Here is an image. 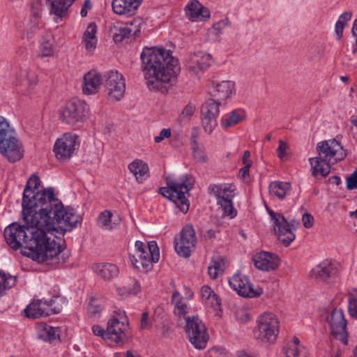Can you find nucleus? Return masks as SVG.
<instances>
[{
  "mask_svg": "<svg viewBox=\"0 0 357 357\" xmlns=\"http://www.w3.org/2000/svg\"><path fill=\"white\" fill-rule=\"evenodd\" d=\"M22 218L25 225L13 222L4 229L3 235L7 244L13 250L22 246L31 252L33 260L50 265L60 262L61 252V238L54 232L62 234L76 227L69 222L66 223L53 219L48 213H28L22 209Z\"/></svg>",
  "mask_w": 357,
  "mask_h": 357,
  "instance_id": "nucleus-1",
  "label": "nucleus"
},
{
  "mask_svg": "<svg viewBox=\"0 0 357 357\" xmlns=\"http://www.w3.org/2000/svg\"><path fill=\"white\" fill-rule=\"evenodd\" d=\"M40 178L33 174L26 182L22 198V209L33 213H48L56 220H64L66 223L76 226L81 218L73 208L64 207L61 202L54 195L52 188L38 190L40 185Z\"/></svg>",
  "mask_w": 357,
  "mask_h": 357,
  "instance_id": "nucleus-2",
  "label": "nucleus"
},
{
  "mask_svg": "<svg viewBox=\"0 0 357 357\" xmlns=\"http://www.w3.org/2000/svg\"><path fill=\"white\" fill-rule=\"evenodd\" d=\"M146 84L150 90H160L163 84L180 73L178 60L164 49L144 48L141 54Z\"/></svg>",
  "mask_w": 357,
  "mask_h": 357,
  "instance_id": "nucleus-3",
  "label": "nucleus"
},
{
  "mask_svg": "<svg viewBox=\"0 0 357 357\" xmlns=\"http://www.w3.org/2000/svg\"><path fill=\"white\" fill-rule=\"evenodd\" d=\"M165 187L159 188V192L164 197L173 202L183 213H187L189 209V202L185 194L192 189L195 178L190 174H184L176 179L171 176L165 178Z\"/></svg>",
  "mask_w": 357,
  "mask_h": 357,
  "instance_id": "nucleus-4",
  "label": "nucleus"
},
{
  "mask_svg": "<svg viewBox=\"0 0 357 357\" xmlns=\"http://www.w3.org/2000/svg\"><path fill=\"white\" fill-rule=\"evenodd\" d=\"M0 153L11 162L20 160L24 155L23 146L16 137L15 130L6 119L1 116Z\"/></svg>",
  "mask_w": 357,
  "mask_h": 357,
  "instance_id": "nucleus-5",
  "label": "nucleus"
},
{
  "mask_svg": "<svg viewBox=\"0 0 357 357\" xmlns=\"http://www.w3.org/2000/svg\"><path fill=\"white\" fill-rule=\"evenodd\" d=\"M129 259L132 266L142 271L151 269L153 263H156L160 259V252L155 241L148 243L147 247L140 241L135 244V250L129 253Z\"/></svg>",
  "mask_w": 357,
  "mask_h": 357,
  "instance_id": "nucleus-6",
  "label": "nucleus"
},
{
  "mask_svg": "<svg viewBox=\"0 0 357 357\" xmlns=\"http://www.w3.org/2000/svg\"><path fill=\"white\" fill-rule=\"evenodd\" d=\"M89 111V107L84 100L73 98L60 109L59 119L66 124L79 128L86 121Z\"/></svg>",
  "mask_w": 357,
  "mask_h": 357,
  "instance_id": "nucleus-7",
  "label": "nucleus"
},
{
  "mask_svg": "<svg viewBox=\"0 0 357 357\" xmlns=\"http://www.w3.org/2000/svg\"><path fill=\"white\" fill-rule=\"evenodd\" d=\"M279 331L280 321L277 316L271 312H264L257 317L254 335L262 342H273Z\"/></svg>",
  "mask_w": 357,
  "mask_h": 357,
  "instance_id": "nucleus-8",
  "label": "nucleus"
},
{
  "mask_svg": "<svg viewBox=\"0 0 357 357\" xmlns=\"http://www.w3.org/2000/svg\"><path fill=\"white\" fill-rule=\"evenodd\" d=\"M64 298L56 295L49 301L36 300L26 306L24 310L27 317L38 319L42 317H48L52 314L59 313L63 307Z\"/></svg>",
  "mask_w": 357,
  "mask_h": 357,
  "instance_id": "nucleus-9",
  "label": "nucleus"
},
{
  "mask_svg": "<svg viewBox=\"0 0 357 357\" xmlns=\"http://www.w3.org/2000/svg\"><path fill=\"white\" fill-rule=\"evenodd\" d=\"M185 331L190 342L197 349L206 348L209 340L204 322L197 316L186 319Z\"/></svg>",
  "mask_w": 357,
  "mask_h": 357,
  "instance_id": "nucleus-10",
  "label": "nucleus"
},
{
  "mask_svg": "<svg viewBox=\"0 0 357 357\" xmlns=\"http://www.w3.org/2000/svg\"><path fill=\"white\" fill-rule=\"evenodd\" d=\"M128 327L129 321L125 311L114 310L107 325L109 340L116 344L122 343Z\"/></svg>",
  "mask_w": 357,
  "mask_h": 357,
  "instance_id": "nucleus-11",
  "label": "nucleus"
},
{
  "mask_svg": "<svg viewBox=\"0 0 357 357\" xmlns=\"http://www.w3.org/2000/svg\"><path fill=\"white\" fill-rule=\"evenodd\" d=\"M317 152L319 159L328 161L332 164L344 160L347 156V151L341 144L335 139L324 140L317 145Z\"/></svg>",
  "mask_w": 357,
  "mask_h": 357,
  "instance_id": "nucleus-12",
  "label": "nucleus"
},
{
  "mask_svg": "<svg viewBox=\"0 0 357 357\" xmlns=\"http://www.w3.org/2000/svg\"><path fill=\"white\" fill-rule=\"evenodd\" d=\"M174 249L183 257L190 256L197 243L195 229L191 225L184 226L178 235L174 238Z\"/></svg>",
  "mask_w": 357,
  "mask_h": 357,
  "instance_id": "nucleus-13",
  "label": "nucleus"
},
{
  "mask_svg": "<svg viewBox=\"0 0 357 357\" xmlns=\"http://www.w3.org/2000/svg\"><path fill=\"white\" fill-rule=\"evenodd\" d=\"M229 286L236 293L245 298H256L263 294L260 287L254 288L248 278L241 273H236L228 280Z\"/></svg>",
  "mask_w": 357,
  "mask_h": 357,
  "instance_id": "nucleus-14",
  "label": "nucleus"
},
{
  "mask_svg": "<svg viewBox=\"0 0 357 357\" xmlns=\"http://www.w3.org/2000/svg\"><path fill=\"white\" fill-rule=\"evenodd\" d=\"M310 277L319 282L332 284L339 281L340 273L336 264L324 261L311 271Z\"/></svg>",
  "mask_w": 357,
  "mask_h": 357,
  "instance_id": "nucleus-15",
  "label": "nucleus"
},
{
  "mask_svg": "<svg viewBox=\"0 0 357 357\" xmlns=\"http://www.w3.org/2000/svg\"><path fill=\"white\" fill-rule=\"evenodd\" d=\"M326 321L330 326L331 333L336 337L340 338L344 344H347V320L343 311L340 309L334 308L328 312Z\"/></svg>",
  "mask_w": 357,
  "mask_h": 357,
  "instance_id": "nucleus-16",
  "label": "nucleus"
},
{
  "mask_svg": "<svg viewBox=\"0 0 357 357\" xmlns=\"http://www.w3.org/2000/svg\"><path fill=\"white\" fill-rule=\"evenodd\" d=\"M77 136L75 134L67 132L57 139L54 145V152L57 159L66 160L72 157L77 145Z\"/></svg>",
  "mask_w": 357,
  "mask_h": 357,
  "instance_id": "nucleus-17",
  "label": "nucleus"
},
{
  "mask_svg": "<svg viewBox=\"0 0 357 357\" xmlns=\"http://www.w3.org/2000/svg\"><path fill=\"white\" fill-rule=\"evenodd\" d=\"M105 86L108 91L109 98L119 100L124 96L125 79L117 71H110L106 75Z\"/></svg>",
  "mask_w": 357,
  "mask_h": 357,
  "instance_id": "nucleus-18",
  "label": "nucleus"
},
{
  "mask_svg": "<svg viewBox=\"0 0 357 357\" xmlns=\"http://www.w3.org/2000/svg\"><path fill=\"white\" fill-rule=\"evenodd\" d=\"M274 225V230L278 239L285 246L289 245L295 239L294 230L299 225V222L295 220L289 222L284 218H279Z\"/></svg>",
  "mask_w": 357,
  "mask_h": 357,
  "instance_id": "nucleus-19",
  "label": "nucleus"
},
{
  "mask_svg": "<svg viewBox=\"0 0 357 357\" xmlns=\"http://www.w3.org/2000/svg\"><path fill=\"white\" fill-rule=\"evenodd\" d=\"M212 62L213 59L209 54L199 52L190 56L186 66L192 75H199L206 70Z\"/></svg>",
  "mask_w": 357,
  "mask_h": 357,
  "instance_id": "nucleus-20",
  "label": "nucleus"
},
{
  "mask_svg": "<svg viewBox=\"0 0 357 357\" xmlns=\"http://www.w3.org/2000/svg\"><path fill=\"white\" fill-rule=\"evenodd\" d=\"M255 266L262 271L275 270L280 265V260L278 256L268 252H260L252 257Z\"/></svg>",
  "mask_w": 357,
  "mask_h": 357,
  "instance_id": "nucleus-21",
  "label": "nucleus"
},
{
  "mask_svg": "<svg viewBox=\"0 0 357 357\" xmlns=\"http://www.w3.org/2000/svg\"><path fill=\"white\" fill-rule=\"evenodd\" d=\"M142 2V0H113L112 6L116 14L129 17L136 13Z\"/></svg>",
  "mask_w": 357,
  "mask_h": 357,
  "instance_id": "nucleus-22",
  "label": "nucleus"
},
{
  "mask_svg": "<svg viewBox=\"0 0 357 357\" xmlns=\"http://www.w3.org/2000/svg\"><path fill=\"white\" fill-rule=\"evenodd\" d=\"M185 13L192 22H202L210 17V12L197 0H191L185 7Z\"/></svg>",
  "mask_w": 357,
  "mask_h": 357,
  "instance_id": "nucleus-23",
  "label": "nucleus"
},
{
  "mask_svg": "<svg viewBox=\"0 0 357 357\" xmlns=\"http://www.w3.org/2000/svg\"><path fill=\"white\" fill-rule=\"evenodd\" d=\"M102 83L101 75L96 70H91L86 73L83 77L82 91L85 95L95 94Z\"/></svg>",
  "mask_w": 357,
  "mask_h": 357,
  "instance_id": "nucleus-24",
  "label": "nucleus"
},
{
  "mask_svg": "<svg viewBox=\"0 0 357 357\" xmlns=\"http://www.w3.org/2000/svg\"><path fill=\"white\" fill-rule=\"evenodd\" d=\"M214 97L218 100H226L235 93V83L231 80L213 82Z\"/></svg>",
  "mask_w": 357,
  "mask_h": 357,
  "instance_id": "nucleus-25",
  "label": "nucleus"
},
{
  "mask_svg": "<svg viewBox=\"0 0 357 357\" xmlns=\"http://www.w3.org/2000/svg\"><path fill=\"white\" fill-rule=\"evenodd\" d=\"M50 5V13L54 16V20L58 22L65 18L68 13L70 7L75 0H47Z\"/></svg>",
  "mask_w": 357,
  "mask_h": 357,
  "instance_id": "nucleus-26",
  "label": "nucleus"
},
{
  "mask_svg": "<svg viewBox=\"0 0 357 357\" xmlns=\"http://www.w3.org/2000/svg\"><path fill=\"white\" fill-rule=\"evenodd\" d=\"M208 192L215 196L216 200L234 199L236 186L231 183L211 184Z\"/></svg>",
  "mask_w": 357,
  "mask_h": 357,
  "instance_id": "nucleus-27",
  "label": "nucleus"
},
{
  "mask_svg": "<svg viewBox=\"0 0 357 357\" xmlns=\"http://www.w3.org/2000/svg\"><path fill=\"white\" fill-rule=\"evenodd\" d=\"M93 271L98 277L105 281L112 280L117 277L119 273V268L115 264L111 263L94 264L93 266Z\"/></svg>",
  "mask_w": 357,
  "mask_h": 357,
  "instance_id": "nucleus-28",
  "label": "nucleus"
},
{
  "mask_svg": "<svg viewBox=\"0 0 357 357\" xmlns=\"http://www.w3.org/2000/svg\"><path fill=\"white\" fill-rule=\"evenodd\" d=\"M172 302L174 306V315L179 320L184 319L186 321V319L188 317L187 315L189 314L190 310L186 300L181 296L179 292L175 291L172 296Z\"/></svg>",
  "mask_w": 357,
  "mask_h": 357,
  "instance_id": "nucleus-29",
  "label": "nucleus"
},
{
  "mask_svg": "<svg viewBox=\"0 0 357 357\" xmlns=\"http://www.w3.org/2000/svg\"><path fill=\"white\" fill-rule=\"evenodd\" d=\"M128 168L138 183H142L149 176V166L142 160H134L128 165Z\"/></svg>",
  "mask_w": 357,
  "mask_h": 357,
  "instance_id": "nucleus-30",
  "label": "nucleus"
},
{
  "mask_svg": "<svg viewBox=\"0 0 357 357\" xmlns=\"http://www.w3.org/2000/svg\"><path fill=\"white\" fill-rule=\"evenodd\" d=\"M42 7L43 4L41 1H36L33 3L31 7V16L33 19L28 25V31L36 33H39L40 30L42 29L43 24L39 20L42 13Z\"/></svg>",
  "mask_w": 357,
  "mask_h": 357,
  "instance_id": "nucleus-31",
  "label": "nucleus"
},
{
  "mask_svg": "<svg viewBox=\"0 0 357 357\" xmlns=\"http://www.w3.org/2000/svg\"><path fill=\"white\" fill-rule=\"evenodd\" d=\"M118 295L121 298H126L130 296H135L141 291V286L138 280L130 278L129 282L123 287L116 288Z\"/></svg>",
  "mask_w": 357,
  "mask_h": 357,
  "instance_id": "nucleus-32",
  "label": "nucleus"
},
{
  "mask_svg": "<svg viewBox=\"0 0 357 357\" xmlns=\"http://www.w3.org/2000/svg\"><path fill=\"white\" fill-rule=\"evenodd\" d=\"M312 169V174L314 176L321 175L326 176L331 171L332 163L328 161H324L319 156L311 158L309 160Z\"/></svg>",
  "mask_w": 357,
  "mask_h": 357,
  "instance_id": "nucleus-33",
  "label": "nucleus"
},
{
  "mask_svg": "<svg viewBox=\"0 0 357 357\" xmlns=\"http://www.w3.org/2000/svg\"><path fill=\"white\" fill-rule=\"evenodd\" d=\"M285 354L287 357H308L307 349L300 344L297 337H294L292 341L288 343Z\"/></svg>",
  "mask_w": 357,
  "mask_h": 357,
  "instance_id": "nucleus-34",
  "label": "nucleus"
},
{
  "mask_svg": "<svg viewBox=\"0 0 357 357\" xmlns=\"http://www.w3.org/2000/svg\"><path fill=\"white\" fill-rule=\"evenodd\" d=\"M36 330L38 337L44 341H52L59 336L58 328L52 327L44 323L39 324Z\"/></svg>",
  "mask_w": 357,
  "mask_h": 357,
  "instance_id": "nucleus-35",
  "label": "nucleus"
},
{
  "mask_svg": "<svg viewBox=\"0 0 357 357\" xmlns=\"http://www.w3.org/2000/svg\"><path fill=\"white\" fill-rule=\"evenodd\" d=\"M97 26L95 23H91L86 28L83 36L85 48L88 52H93L97 45Z\"/></svg>",
  "mask_w": 357,
  "mask_h": 357,
  "instance_id": "nucleus-36",
  "label": "nucleus"
},
{
  "mask_svg": "<svg viewBox=\"0 0 357 357\" xmlns=\"http://www.w3.org/2000/svg\"><path fill=\"white\" fill-rule=\"evenodd\" d=\"M243 119L244 112L241 110L234 109L221 118L220 124L223 128L226 129L238 124L242 121Z\"/></svg>",
  "mask_w": 357,
  "mask_h": 357,
  "instance_id": "nucleus-37",
  "label": "nucleus"
},
{
  "mask_svg": "<svg viewBox=\"0 0 357 357\" xmlns=\"http://www.w3.org/2000/svg\"><path fill=\"white\" fill-rule=\"evenodd\" d=\"M290 189L291 185L287 182L273 181L271 182L269 185L270 193L280 199L284 198Z\"/></svg>",
  "mask_w": 357,
  "mask_h": 357,
  "instance_id": "nucleus-38",
  "label": "nucleus"
},
{
  "mask_svg": "<svg viewBox=\"0 0 357 357\" xmlns=\"http://www.w3.org/2000/svg\"><path fill=\"white\" fill-rule=\"evenodd\" d=\"M17 278L0 270V297L3 296L7 289H11L16 284Z\"/></svg>",
  "mask_w": 357,
  "mask_h": 357,
  "instance_id": "nucleus-39",
  "label": "nucleus"
},
{
  "mask_svg": "<svg viewBox=\"0 0 357 357\" xmlns=\"http://www.w3.org/2000/svg\"><path fill=\"white\" fill-rule=\"evenodd\" d=\"M131 24H123L114 26L112 31L113 33V38L115 43H120L124 38H128L131 33L132 29H131Z\"/></svg>",
  "mask_w": 357,
  "mask_h": 357,
  "instance_id": "nucleus-40",
  "label": "nucleus"
},
{
  "mask_svg": "<svg viewBox=\"0 0 357 357\" xmlns=\"http://www.w3.org/2000/svg\"><path fill=\"white\" fill-rule=\"evenodd\" d=\"M220 102L214 99H209L202 107L201 116L218 117L220 113Z\"/></svg>",
  "mask_w": 357,
  "mask_h": 357,
  "instance_id": "nucleus-41",
  "label": "nucleus"
},
{
  "mask_svg": "<svg viewBox=\"0 0 357 357\" xmlns=\"http://www.w3.org/2000/svg\"><path fill=\"white\" fill-rule=\"evenodd\" d=\"M233 199L216 200L217 204L222 209L223 215L230 218H234L237 215V211L235 209Z\"/></svg>",
  "mask_w": 357,
  "mask_h": 357,
  "instance_id": "nucleus-42",
  "label": "nucleus"
},
{
  "mask_svg": "<svg viewBox=\"0 0 357 357\" xmlns=\"http://www.w3.org/2000/svg\"><path fill=\"white\" fill-rule=\"evenodd\" d=\"M112 216V214L109 211H105L101 213L98 218V222L100 227L107 230H111L114 228V224H112L111 221Z\"/></svg>",
  "mask_w": 357,
  "mask_h": 357,
  "instance_id": "nucleus-43",
  "label": "nucleus"
},
{
  "mask_svg": "<svg viewBox=\"0 0 357 357\" xmlns=\"http://www.w3.org/2000/svg\"><path fill=\"white\" fill-rule=\"evenodd\" d=\"M217 118L213 116H201L202 124L204 131L208 134L212 133L217 127Z\"/></svg>",
  "mask_w": 357,
  "mask_h": 357,
  "instance_id": "nucleus-44",
  "label": "nucleus"
},
{
  "mask_svg": "<svg viewBox=\"0 0 357 357\" xmlns=\"http://www.w3.org/2000/svg\"><path fill=\"white\" fill-rule=\"evenodd\" d=\"M223 273L222 262L219 260H213L208 267V273L209 277L215 280L220 274Z\"/></svg>",
  "mask_w": 357,
  "mask_h": 357,
  "instance_id": "nucleus-45",
  "label": "nucleus"
},
{
  "mask_svg": "<svg viewBox=\"0 0 357 357\" xmlns=\"http://www.w3.org/2000/svg\"><path fill=\"white\" fill-rule=\"evenodd\" d=\"M54 54V47L53 44L48 41L45 40L41 43L39 49L38 55L40 57H49L52 56Z\"/></svg>",
  "mask_w": 357,
  "mask_h": 357,
  "instance_id": "nucleus-46",
  "label": "nucleus"
},
{
  "mask_svg": "<svg viewBox=\"0 0 357 357\" xmlns=\"http://www.w3.org/2000/svg\"><path fill=\"white\" fill-rule=\"evenodd\" d=\"M102 310V307L98 300L91 298L88 307L87 312L91 317H96L99 314Z\"/></svg>",
  "mask_w": 357,
  "mask_h": 357,
  "instance_id": "nucleus-47",
  "label": "nucleus"
},
{
  "mask_svg": "<svg viewBox=\"0 0 357 357\" xmlns=\"http://www.w3.org/2000/svg\"><path fill=\"white\" fill-rule=\"evenodd\" d=\"M193 156L199 162H206L208 160L204 149L198 146H192Z\"/></svg>",
  "mask_w": 357,
  "mask_h": 357,
  "instance_id": "nucleus-48",
  "label": "nucleus"
},
{
  "mask_svg": "<svg viewBox=\"0 0 357 357\" xmlns=\"http://www.w3.org/2000/svg\"><path fill=\"white\" fill-rule=\"evenodd\" d=\"M289 149V145L287 143L280 139L279 146L276 150L278 157L282 161L287 160V150Z\"/></svg>",
  "mask_w": 357,
  "mask_h": 357,
  "instance_id": "nucleus-49",
  "label": "nucleus"
},
{
  "mask_svg": "<svg viewBox=\"0 0 357 357\" xmlns=\"http://www.w3.org/2000/svg\"><path fill=\"white\" fill-rule=\"evenodd\" d=\"M205 305L215 309H220L221 305V299L220 297L215 293L212 295L207 301L204 302Z\"/></svg>",
  "mask_w": 357,
  "mask_h": 357,
  "instance_id": "nucleus-50",
  "label": "nucleus"
},
{
  "mask_svg": "<svg viewBox=\"0 0 357 357\" xmlns=\"http://www.w3.org/2000/svg\"><path fill=\"white\" fill-rule=\"evenodd\" d=\"M196 110V107L192 104H188L184 109H183L181 118L184 119H190L191 116L194 114Z\"/></svg>",
  "mask_w": 357,
  "mask_h": 357,
  "instance_id": "nucleus-51",
  "label": "nucleus"
},
{
  "mask_svg": "<svg viewBox=\"0 0 357 357\" xmlns=\"http://www.w3.org/2000/svg\"><path fill=\"white\" fill-rule=\"evenodd\" d=\"M207 357H229V354L224 349L215 347L208 351Z\"/></svg>",
  "mask_w": 357,
  "mask_h": 357,
  "instance_id": "nucleus-52",
  "label": "nucleus"
},
{
  "mask_svg": "<svg viewBox=\"0 0 357 357\" xmlns=\"http://www.w3.org/2000/svg\"><path fill=\"white\" fill-rule=\"evenodd\" d=\"M92 331L95 335L101 337L105 340H109V335H107V328H106V330H105L99 325H94L92 326Z\"/></svg>",
  "mask_w": 357,
  "mask_h": 357,
  "instance_id": "nucleus-53",
  "label": "nucleus"
},
{
  "mask_svg": "<svg viewBox=\"0 0 357 357\" xmlns=\"http://www.w3.org/2000/svg\"><path fill=\"white\" fill-rule=\"evenodd\" d=\"M347 188L349 190H354L357 188V170L347 177Z\"/></svg>",
  "mask_w": 357,
  "mask_h": 357,
  "instance_id": "nucleus-54",
  "label": "nucleus"
},
{
  "mask_svg": "<svg viewBox=\"0 0 357 357\" xmlns=\"http://www.w3.org/2000/svg\"><path fill=\"white\" fill-rule=\"evenodd\" d=\"M348 311L351 317L357 319V298H351L349 301Z\"/></svg>",
  "mask_w": 357,
  "mask_h": 357,
  "instance_id": "nucleus-55",
  "label": "nucleus"
},
{
  "mask_svg": "<svg viewBox=\"0 0 357 357\" xmlns=\"http://www.w3.org/2000/svg\"><path fill=\"white\" fill-rule=\"evenodd\" d=\"M215 292L208 285H204L200 291L202 299L204 302L207 301Z\"/></svg>",
  "mask_w": 357,
  "mask_h": 357,
  "instance_id": "nucleus-56",
  "label": "nucleus"
},
{
  "mask_svg": "<svg viewBox=\"0 0 357 357\" xmlns=\"http://www.w3.org/2000/svg\"><path fill=\"white\" fill-rule=\"evenodd\" d=\"M151 327V323L149 319V313L147 312H144L142 314V318L140 321V328L141 329H149Z\"/></svg>",
  "mask_w": 357,
  "mask_h": 357,
  "instance_id": "nucleus-57",
  "label": "nucleus"
},
{
  "mask_svg": "<svg viewBox=\"0 0 357 357\" xmlns=\"http://www.w3.org/2000/svg\"><path fill=\"white\" fill-rule=\"evenodd\" d=\"M171 136V130L169 128L162 129L159 135L154 137V141L156 143H159L164 140L165 138H169Z\"/></svg>",
  "mask_w": 357,
  "mask_h": 357,
  "instance_id": "nucleus-58",
  "label": "nucleus"
},
{
  "mask_svg": "<svg viewBox=\"0 0 357 357\" xmlns=\"http://www.w3.org/2000/svg\"><path fill=\"white\" fill-rule=\"evenodd\" d=\"M302 222L305 228H310L313 225L314 218L310 213H305L303 215Z\"/></svg>",
  "mask_w": 357,
  "mask_h": 357,
  "instance_id": "nucleus-59",
  "label": "nucleus"
},
{
  "mask_svg": "<svg viewBox=\"0 0 357 357\" xmlns=\"http://www.w3.org/2000/svg\"><path fill=\"white\" fill-rule=\"evenodd\" d=\"M351 15L352 14L351 12H344L340 16L337 22H340L342 25L345 26L347 22H349L351 20Z\"/></svg>",
  "mask_w": 357,
  "mask_h": 357,
  "instance_id": "nucleus-60",
  "label": "nucleus"
},
{
  "mask_svg": "<svg viewBox=\"0 0 357 357\" xmlns=\"http://www.w3.org/2000/svg\"><path fill=\"white\" fill-rule=\"evenodd\" d=\"M92 8V4L90 0H86L82 6V8L80 11V15L82 17H86L87 15V13L89 10Z\"/></svg>",
  "mask_w": 357,
  "mask_h": 357,
  "instance_id": "nucleus-61",
  "label": "nucleus"
},
{
  "mask_svg": "<svg viewBox=\"0 0 357 357\" xmlns=\"http://www.w3.org/2000/svg\"><path fill=\"white\" fill-rule=\"evenodd\" d=\"M237 318L241 321H248L250 319V315L243 309H240L236 312Z\"/></svg>",
  "mask_w": 357,
  "mask_h": 357,
  "instance_id": "nucleus-62",
  "label": "nucleus"
},
{
  "mask_svg": "<svg viewBox=\"0 0 357 357\" xmlns=\"http://www.w3.org/2000/svg\"><path fill=\"white\" fill-rule=\"evenodd\" d=\"M344 26L342 25L340 22H337L335 26V31L337 36V39L340 40L343 36V30Z\"/></svg>",
  "mask_w": 357,
  "mask_h": 357,
  "instance_id": "nucleus-63",
  "label": "nucleus"
},
{
  "mask_svg": "<svg viewBox=\"0 0 357 357\" xmlns=\"http://www.w3.org/2000/svg\"><path fill=\"white\" fill-rule=\"evenodd\" d=\"M226 26V22L225 21H220L215 23L213 26V30L215 31L216 35L221 33V30L225 28Z\"/></svg>",
  "mask_w": 357,
  "mask_h": 357,
  "instance_id": "nucleus-64",
  "label": "nucleus"
}]
</instances>
